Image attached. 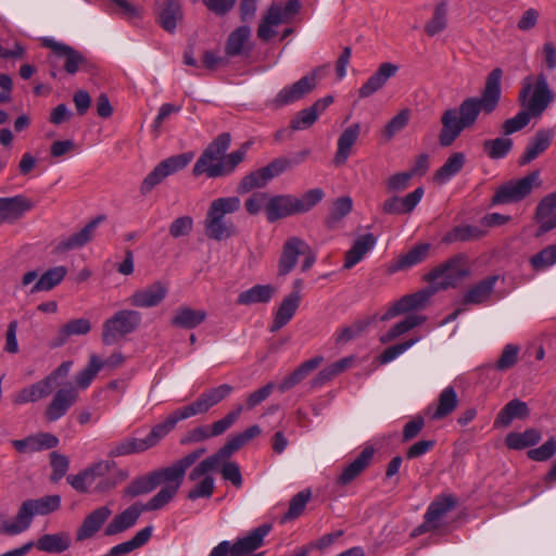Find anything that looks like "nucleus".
<instances>
[{
    "mask_svg": "<svg viewBox=\"0 0 556 556\" xmlns=\"http://www.w3.org/2000/svg\"><path fill=\"white\" fill-rule=\"evenodd\" d=\"M100 369H102L101 358L97 354H91L87 367L76 376L77 387L83 390L87 389Z\"/></svg>",
    "mask_w": 556,
    "mask_h": 556,
    "instance_id": "69168bd1",
    "label": "nucleus"
},
{
    "mask_svg": "<svg viewBox=\"0 0 556 556\" xmlns=\"http://www.w3.org/2000/svg\"><path fill=\"white\" fill-rule=\"evenodd\" d=\"M424 188L418 187L405 197L392 195L384 200L381 211L388 215H405L412 213L424 195Z\"/></svg>",
    "mask_w": 556,
    "mask_h": 556,
    "instance_id": "6ab92c4d",
    "label": "nucleus"
},
{
    "mask_svg": "<svg viewBox=\"0 0 556 556\" xmlns=\"http://www.w3.org/2000/svg\"><path fill=\"white\" fill-rule=\"evenodd\" d=\"M541 440V432L530 428L523 432H510L506 435L505 443L511 450H522L535 445Z\"/></svg>",
    "mask_w": 556,
    "mask_h": 556,
    "instance_id": "5fc2aeb1",
    "label": "nucleus"
},
{
    "mask_svg": "<svg viewBox=\"0 0 556 556\" xmlns=\"http://www.w3.org/2000/svg\"><path fill=\"white\" fill-rule=\"evenodd\" d=\"M251 38V28L247 25L239 26L233 29L225 43V54L228 58L242 55L244 52H250L249 46Z\"/></svg>",
    "mask_w": 556,
    "mask_h": 556,
    "instance_id": "f704fd0d",
    "label": "nucleus"
},
{
    "mask_svg": "<svg viewBox=\"0 0 556 556\" xmlns=\"http://www.w3.org/2000/svg\"><path fill=\"white\" fill-rule=\"evenodd\" d=\"M470 274L468 256L465 253H457L432 268L425 275L424 279L428 282H434L441 278L437 289L446 290L456 288Z\"/></svg>",
    "mask_w": 556,
    "mask_h": 556,
    "instance_id": "6e6552de",
    "label": "nucleus"
},
{
    "mask_svg": "<svg viewBox=\"0 0 556 556\" xmlns=\"http://www.w3.org/2000/svg\"><path fill=\"white\" fill-rule=\"evenodd\" d=\"M147 451L142 439L126 437L111 444L108 456L111 458L139 454Z\"/></svg>",
    "mask_w": 556,
    "mask_h": 556,
    "instance_id": "603ef678",
    "label": "nucleus"
},
{
    "mask_svg": "<svg viewBox=\"0 0 556 556\" xmlns=\"http://www.w3.org/2000/svg\"><path fill=\"white\" fill-rule=\"evenodd\" d=\"M300 302L301 296H298L296 292H291L283 298L270 326L271 332L278 331L292 319L300 306Z\"/></svg>",
    "mask_w": 556,
    "mask_h": 556,
    "instance_id": "4c0bfd02",
    "label": "nucleus"
},
{
    "mask_svg": "<svg viewBox=\"0 0 556 556\" xmlns=\"http://www.w3.org/2000/svg\"><path fill=\"white\" fill-rule=\"evenodd\" d=\"M241 201L238 197L218 198L211 202L204 219V231L208 239L222 241L237 235L236 225L228 218L240 208Z\"/></svg>",
    "mask_w": 556,
    "mask_h": 556,
    "instance_id": "20e7f679",
    "label": "nucleus"
},
{
    "mask_svg": "<svg viewBox=\"0 0 556 556\" xmlns=\"http://www.w3.org/2000/svg\"><path fill=\"white\" fill-rule=\"evenodd\" d=\"M47 46L52 49L56 58L63 60V67L67 74L74 75L79 70L86 72L91 71V63L81 52L75 50L74 48L64 43L55 42L53 40H48Z\"/></svg>",
    "mask_w": 556,
    "mask_h": 556,
    "instance_id": "f3484780",
    "label": "nucleus"
},
{
    "mask_svg": "<svg viewBox=\"0 0 556 556\" xmlns=\"http://www.w3.org/2000/svg\"><path fill=\"white\" fill-rule=\"evenodd\" d=\"M359 131V124H353L340 135L338 139V150L333 159L334 165L340 166L345 164L351 153L352 147L357 141Z\"/></svg>",
    "mask_w": 556,
    "mask_h": 556,
    "instance_id": "37998d69",
    "label": "nucleus"
},
{
    "mask_svg": "<svg viewBox=\"0 0 556 556\" xmlns=\"http://www.w3.org/2000/svg\"><path fill=\"white\" fill-rule=\"evenodd\" d=\"M61 507L59 495H47L37 500L24 501L13 521L3 520L0 526V533L15 535L27 530L35 515H48Z\"/></svg>",
    "mask_w": 556,
    "mask_h": 556,
    "instance_id": "423d86ee",
    "label": "nucleus"
},
{
    "mask_svg": "<svg viewBox=\"0 0 556 556\" xmlns=\"http://www.w3.org/2000/svg\"><path fill=\"white\" fill-rule=\"evenodd\" d=\"M303 249H305V241L299 237H290L285 241L278 261L277 275L279 277H285L293 270L299 256L304 252Z\"/></svg>",
    "mask_w": 556,
    "mask_h": 556,
    "instance_id": "aec40b11",
    "label": "nucleus"
},
{
    "mask_svg": "<svg viewBox=\"0 0 556 556\" xmlns=\"http://www.w3.org/2000/svg\"><path fill=\"white\" fill-rule=\"evenodd\" d=\"M458 399L454 388H445L439 395L438 406L432 419L438 420L448 416L457 407Z\"/></svg>",
    "mask_w": 556,
    "mask_h": 556,
    "instance_id": "13d9d810",
    "label": "nucleus"
},
{
    "mask_svg": "<svg viewBox=\"0 0 556 556\" xmlns=\"http://www.w3.org/2000/svg\"><path fill=\"white\" fill-rule=\"evenodd\" d=\"M177 494V485H165L146 504H141L142 511L159 510L169 504Z\"/></svg>",
    "mask_w": 556,
    "mask_h": 556,
    "instance_id": "e2e57ef3",
    "label": "nucleus"
},
{
    "mask_svg": "<svg viewBox=\"0 0 556 556\" xmlns=\"http://www.w3.org/2000/svg\"><path fill=\"white\" fill-rule=\"evenodd\" d=\"M105 219V216L99 215L91 219L86 226L78 232H75L67 238H63L59 241L55 247L58 253H64L71 250L79 249L86 245L93 238L94 231L100 223Z\"/></svg>",
    "mask_w": 556,
    "mask_h": 556,
    "instance_id": "4be33fe9",
    "label": "nucleus"
},
{
    "mask_svg": "<svg viewBox=\"0 0 556 556\" xmlns=\"http://www.w3.org/2000/svg\"><path fill=\"white\" fill-rule=\"evenodd\" d=\"M33 207L31 200L24 195L0 198V225L17 220Z\"/></svg>",
    "mask_w": 556,
    "mask_h": 556,
    "instance_id": "bb28decb",
    "label": "nucleus"
},
{
    "mask_svg": "<svg viewBox=\"0 0 556 556\" xmlns=\"http://www.w3.org/2000/svg\"><path fill=\"white\" fill-rule=\"evenodd\" d=\"M409 118H410V111L408 109L401 110L384 126V129L382 131L383 137L387 140L392 139L397 132H400L407 126Z\"/></svg>",
    "mask_w": 556,
    "mask_h": 556,
    "instance_id": "338daca9",
    "label": "nucleus"
},
{
    "mask_svg": "<svg viewBox=\"0 0 556 556\" xmlns=\"http://www.w3.org/2000/svg\"><path fill=\"white\" fill-rule=\"evenodd\" d=\"M376 242L377 239L372 233L359 236L351 249L345 252L343 268L351 269L354 267L375 247Z\"/></svg>",
    "mask_w": 556,
    "mask_h": 556,
    "instance_id": "e433bc0d",
    "label": "nucleus"
},
{
    "mask_svg": "<svg viewBox=\"0 0 556 556\" xmlns=\"http://www.w3.org/2000/svg\"><path fill=\"white\" fill-rule=\"evenodd\" d=\"M324 362L323 356H315L298 366L289 376H287L278 386L280 392H286L299 384L306 376L315 370Z\"/></svg>",
    "mask_w": 556,
    "mask_h": 556,
    "instance_id": "c03bdc74",
    "label": "nucleus"
},
{
    "mask_svg": "<svg viewBox=\"0 0 556 556\" xmlns=\"http://www.w3.org/2000/svg\"><path fill=\"white\" fill-rule=\"evenodd\" d=\"M555 136L553 128L539 129L529 140L523 154L520 156L519 165H526L535 160L540 154L548 149Z\"/></svg>",
    "mask_w": 556,
    "mask_h": 556,
    "instance_id": "c756f323",
    "label": "nucleus"
},
{
    "mask_svg": "<svg viewBox=\"0 0 556 556\" xmlns=\"http://www.w3.org/2000/svg\"><path fill=\"white\" fill-rule=\"evenodd\" d=\"M399 66L390 63H381L377 71L363 84L358 90L359 98H368L379 91L387 81L396 75Z\"/></svg>",
    "mask_w": 556,
    "mask_h": 556,
    "instance_id": "a878e982",
    "label": "nucleus"
},
{
    "mask_svg": "<svg viewBox=\"0 0 556 556\" xmlns=\"http://www.w3.org/2000/svg\"><path fill=\"white\" fill-rule=\"evenodd\" d=\"M33 546L37 549L50 554H60L71 546V535L67 532H58L53 534H43Z\"/></svg>",
    "mask_w": 556,
    "mask_h": 556,
    "instance_id": "a19ab883",
    "label": "nucleus"
},
{
    "mask_svg": "<svg viewBox=\"0 0 556 556\" xmlns=\"http://www.w3.org/2000/svg\"><path fill=\"white\" fill-rule=\"evenodd\" d=\"M435 290L424 289L415 293L402 296L381 316V320L386 321L396 317L400 314L419 308L434 294Z\"/></svg>",
    "mask_w": 556,
    "mask_h": 556,
    "instance_id": "a211bd4d",
    "label": "nucleus"
},
{
    "mask_svg": "<svg viewBox=\"0 0 556 556\" xmlns=\"http://www.w3.org/2000/svg\"><path fill=\"white\" fill-rule=\"evenodd\" d=\"M288 169V162L283 157H277L266 166L245 175L239 182L237 191L240 194L248 193L253 189L265 187L273 178Z\"/></svg>",
    "mask_w": 556,
    "mask_h": 556,
    "instance_id": "ddd939ff",
    "label": "nucleus"
},
{
    "mask_svg": "<svg viewBox=\"0 0 556 556\" xmlns=\"http://www.w3.org/2000/svg\"><path fill=\"white\" fill-rule=\"evenodd\" d=\"M230 142L231 136L229 132L218 135L199 156L192 174L194 176L205 174L208 178H217L233 173L236 167L245 159L252 142L249 140L242 143L238 150L225 154L230 147Z\"/></svg>",
    "mask_w": 556,
    "mask_h": 556,
    "instance_id": "f03ea898",
    "label": "nucleus"
},
{
    "mask_svg": "<svg viewBox=\"0 0 556 556\" xmlns=\"http://www.w3.org/2000/svg\"><path fill=\"white\" fill-rule=\"evenodd\" d=\"M187 418L188 417L181 407L170 413L163 422L155 425L151 429L150 433L144 439H142L147 450L155 446L176 427L178 421Z\"/></svg>",
    "mask_w": 556,
    "mask_h": 556,
    "instance_id": "72a5a7b5",
    "label": "nucleus"
},
{
    "mask_svg": "<svg viewBox=\"0 0 556 556\" xmlns=\"http://www.w3.org/2000/svg\"><path fill=\"white\" fill-rule=\"evenodd\" d=\"M540 170H533L519 180L500 186L491 199L492 205L516 203L527 198L534 188L541 187Z\"/></svg>",
    "mask_w": 556,
    "mask_h": 556,
    "instance_id": "9d476101",
    "label": "nucleus"
},
{
    "mask_svg": "<svg viewBox=\"0 0 556 556\" xmlns=\"http://www.w3.org/2000/svg\"><path fill=\"white\" fill-rule=\"evenodd\" d=\"M276 292V287L271 285H255L238 295L237 304L252 305L257 303H268Z\"/></svg>",
    "mask_w": 556,
    "mask_h": 556,
    "instance_id": "de8ad7c7",
    "label": "nucleus"
},
{
    "mask_svg": "<svg viewBox=\"0 0 556 556\" xmlns=\"http://www.w3.org/2000/svg\"><path fill=\"white\" fill-rule=\"evenodd\" d=\"M442 128L439 134V143L443 148L451 147L455 140L460 136L465 128L456 109H447L441 116Z\"/></svg>",
    "mask_w": 556,
    "mask_h": 556,
    "instance_id": "c85d7f7f",
    "label": "nucleus"
},
{
    "mask_svg": "<svg viewBox=\"0 0 556 556\" xmlns=\"http://www.w3.org/2000/svg\"><path fill=\"white\" fill-rule=\"evenodd\" d=\"M50 380L51 379H41L26 388H23L13 396V403L22 405L47 397L52 393Z\"/></svg>",
    "mask_w": 556,
    "mask_h": 556,
    "instance_id": "ea45409f",
    "label": "nucleus"
},
{
    "mask_svg": "<svg viewBox=\"0 0 556 556\" xmlns=\"http://www.w3.org/2000/svg\"><path fill=\"white\" fill-rule=\"evenodd\" d=\"M529 408L526 402L518 399L509 401L497 414L494 427L506 428L514 419H525L529 416Z\"/></svg>",
    "mask_w": 556,
    "mask_h": 556,
    "instance_id": "58836bf2",
    "label": "nucleus"
},
{
    "mask_svg": "<svg viewBox=\"0 0 556 556\" xmlns=\"http://www.w3.org/2000/svg\"><path fill=\"white\" fill-rule=\"evenodd\" d=\"M91 330V324L87 318H77L63 325L51 342L52 348L64 345L72 336H84Z\"/></svg>",
    "mask_w": 556,
    "mask_h": 556,
    "instance_id": "79ce46f5",
    "label": "nucleus"
},
{
    "mask_svg": "<svg viewBox=\"0 0 556 556\" xmlns=\"http://www.w3.org/2000/svg\"><path fill=\"white\" fill-rule=\"evenodd\" d=\"M447 1L442 0L434 8L433 15L425 25V33L432 37L446 28Z\"/></svg>",
    "mask_w": 556,
    "mask_h": 556,
    "instance_id": "680f3d73",
    "label": "nucleus"
},
{
    "mask_svg": "<svg viewBox=\"0 0 556 556\" xmlns=\"http://www.w3.org/2000/svg\"><path fill=\"white\" fill-rule=\"evenodd\" d=\"M167 295V287L160 281L137 290L129 298V303L136 307L150 308L157 306Z\"/></svg>",
    "mask_w": 556,
    "mask_h": 556,
    "instance_id": "b1692460",
    "label": "nucleus"
},
{
    "mask_svg": "<svg viewBox=\"0 0 556 556\" xmlns=\"http://www.w3.org/2000/svg\"><path fill=\"white\" fill-rule=\"evenodd\" d=\"M554 99L555 96L548 86L545 74L526 76L521 80L518 94V103L522 110L503 123V134L509 136L523 129L531 118L541 117Z\"/></svg>",
    "mask_w": 556,
    "mask_h": 556,
    "instance_id": "f257e3e1",
    "label": "nucleus"
},
{
    "mask_svg": "<svg viewBox=\"0 0 556 556\" xmlns=\"http://www.w3.org/2000/svg\"><path fill=\"white\" fill-rule=\"evenodd\" d=\"M67 269L65 266H55L43 273L31 287L30 293L49 291L56 287L65 278Z\"/></svg>",
    "mask_w": 556,
    "mask_h": 556,
    "instance_id": "864d4df0",
    "label": "nucleus"
},
{
    "mask_svg": "<svg viewBox=\"0 0 556 556\" xmlns=\"http://www.w3.org/2000/svg\"><path fill=\"white\" fill-rule=\"evenodd\" d=\"M193 159V153L187 152L165 159L160 162L153 170L142 180L140 192L143 195L150 193L155 186L166 177L184 169Z\"/></svg>",
    "mask_w": 556,
    "mask_h": 556,
    "instance_id": "9b49d317",
    "label": "nucleus"
},
{
    "mask_svg": "<svg viewBox=\"0 0 556 556\" xmlns=\"http://www.w3.org/2000/svg\"><path fill=\"white\" fill-rule=\"evenodd\" d=\"M319 72L320 67L315 68L309 75L303 76L294 84L282 88L274 99L267 101L266 105L279 110L302 99L315 89Z\"/></svg>",
    "mask_w": 556,
    "mask_h": 556,
    "instance_id": "f8f14e48",
    "label": "nucleus"
},
{
    "mask_svg": "<svg viewBox=\"0 0 556 556\" xmlns=\"http://www.w3.org/2000/svg\"><path fill=\"white\" fill-rule=\"evenodd\" d=\"M556 263V244L548 245L530 258L533 269L542 270Z\"/></svg>",
    "mask_w": 556,
    "mask_h": 556,
    "instance_id": "774afa93",
    "label": "nucleus"
},
{
    "mask_svg": "<svg viewBox=\"0 0 556 556\" xmlns=\"http://www.w3.org/2000/svg\"><path fill=\"white\" fill-rule=\"evenodd\" d=\"M332 96H327L314 102L309 108L299 111L290 122L291 130H303L309 128L331 103Z\"/></svg>",
    "mask_w": 556,
    "mask_h": 556,
    "instance_id": "393cba45",
    "label": "nucleus"
},
{
    "mask_svg": "<svg viewBox=\"0 0 556 556\" xmlns=\"http://www.w3.org/2000/svg\"><path fill=\"white\" fill-rule=\"evenodd\" d=\"M465 160L466 157L463 152L452 153L445 163L439 169H437L433 175V180L438 184L446 182L462 170L465 164Z\"/></svg>",
    "mask_w": 556,
    "mask_h": 556,
    "instance_id": "3c124183",
    "label": "nucleus"
},
{
    "mask_svg": "<svg viewBox=\"0 0 556 556\" xmlns=\"http://www.w3.org/2000/svg\"><path fill=\"white\" fill-rule=\"evenodd\" d=\"M157 20L164 30L173 34L177 23L182 20V10L178 0H156Z\"/></svg>",
    "mask_w": 556,
    "mask_h": 556,
    "instance_id": "7c9ffc66",
    "label": "nucleus"
},
{
    "mask_svg": "<svg viewBox=\"0 0 556 556\" xmlns=\"http://www.w3.org/2000/svg\"><path fill=\"white\" fill-rule=\"evenodd\" d=\"M483 151L491 160L504 159L513 149V140L509 138H495L485 140Z\"/></svg>",
    "mask_w": 556,
    "mask_h": 556,
    "instance_id": "0e129e2a",
    "label": "nucleus"
},
{
    "mask_svg": "<svg viewBox=\"0 0 556 556\" xmlns=\"http://www.w3.org/2000/svg\"><path fill=\"white\" fill-rule=\"evenodd\" d=\"M262 432L257 425L247 428L243 432L230 437L227 442L213 455L200 462L189 473L190 481H197L201 476L216 470L222 463L244 446L249 441Z\"/></svg>",
    "mask_w": 556,
    "mask_h": 556,
    "instance_id": "0eeeda50",
    "label": "nucleus"
},
{
    "mask_svg": "<svg viewBox=\"0 0 556 556\" xmlns=\"http://www.w3.org/2000/svg\"><path fill=\"white\" fill-rule=\"evenodd\" d=\"M502 77L503 70L493 68L485 78L481 96L466 98L460 103L457 114L466 129L476 124L480 112L491 114L497 109L502 96Z\"/></svg>",
    "mask_w": 556,
    "mask_h": 556,
    "instance_id": "7ed1b4c3",
    "label": "nucleus"
},
{
    "mask_svg": "<svg viewBox=\"0 0 556 556\" xmlns=\"http://www.w3.org/2000/svg\"><path fill=\"white\" fill-rule=\"evenodd\" d=\"M233 391L228 383L220 384L204 391L194 402L181 407L186 416L192 417L208 412L213 406L228 397Z\"/></svg>",
    "mask_w": 556,
    "mask_h": 556,
    "instance_id": "2eb2a0df",
    "label": "nucleus"
},
{
    "mask_svg": "<svg viewBox=\"0 0 556 556\" xmlns=\"http://www.w3.org/2000/svg\"><path fill=\"white\" fill-rule=\"evenodd\" d=\"M429 243H420L413 247L407 253L400 255L389 267V273H396L408 269L424 262L430 251Z\"/></svg>",
    "mask_w": 556,
    "mask_h": 556,
    "instance_id": "c9c22d12",
    "label": "nucleus"
},
{
    "mask_svg": "<svg viewBox=\"0 0 556 556\" xmlns=\"http://www.w3.org/2000/svg\"><path fill=\"white\" fill-rule=\"evenodd\" d=\"M352 363L351 357H344L339 359L338 362L332 363L331 365L323 368L317 376L312 380V387L317 388L321 387L325 383L332 380L336 376L340 375L344 370H346Z\"/></svg>",
    "mask_w": 556,
    "mask_h": 556,
    "instance_id": "4d7b16f0",
    "label": "nucleus"
},
{
    "mask_svg": "<svg viewBox=\"0 0 556 556\" xmlns=\"http://www.w3.org/2000/svg\"><path fill=\"white\" fill-rule=\"evenodd\" d=\"M486 235V230L472 225H459L447 231L442 242L445 244H452L455 242H468L476 241L483 238Z\"/></svg>",
    "mask_w": 556,
    "mask_h": 556,
    "instance_id": "49530a36",
    "label": "nucleus"
},
{
    "mask_svg": "<svg viewBox=\"0 0 556 556\" xmlns=\"http://www.w3.org/2000/svg\"><path fill=\"white\" fill-rule=\"evenodd\" d=\"M375 455L372 446H366L356 458L348 464L341 475L337 478L339 485H348L356 479L371 463Z\"/></svg>",
    "mask_w": 556,
    "mask_h": 556,
    "instance_id": "473e14b6",
    "label": "nucleus"
},
{
    "mask_svg": "<svg viewBox=\"0 0 556 556\" xmlns=\"http://www.w3.org/2000/svg\"><path fill=\"white\" fill-rule=\"evenodd\" d=\"M112 515L109 506H100L89 513L76 531V541L83 542L93 538Z\"/></svg>",
    "mask_w": 556,
    "mask_h": 556,
    "instance_id": "412c9836",
    "label": "nucleus"
},
{
    "mask_svg": "<svg viewBox=\"0 0 556 556\" xmlns=\"http://www.w3.org/2000/svg\"><path fill=\"white\" fill-rule=\"evenodd\" d=\"M78 397V390L72 384L59 389L45 409V418L50 422L61 419L77 403Z\"/></svg>",
    "mask_w": 556,
    "mask_h": 556,
    "instance_id": "dca6fc26",
    "label": "nucleus"
},
{
    "mask_svg": "<svg viewBox=\"0 0 556 556\" xmlns=\"http://www.w3.org/2000/svg\"><path fill=\"white\" fill-rule=\"evenodd\" d=\"M141 314L134 309H119L102 325L101 339L104 345H114L134 333L141 325Z\"/></svg>",
    "mask_w": 556,
    "mask_h": 556,
    "instance_id": "1a4fd4ad",
    "label": "nucleus"
},
{
    "mask_svg": "<svg viewBox=\"0 0 556 556\" xmlns=\"http://www.w3.org/2000/svg\"><path fill=\"white\" fill-rule=\"evenodd\" d=\"M271 529L270 523H263L251 531L247 536L238 539L231 547V556H244L261 547L264 543V538Z\"/></svg>",
    "mask_w": 556,
    "mask_h": 556,
    "instance_id": "cd10ccee",
    "label": "nucleus"
},
{
    "mask_svg": "<svg viewBox=\"0 0 556 556\" xmlns=\"http://www.w3.org/2000/svg\"><path fill=\"white\" fill-rule=\"evenodd\" d=\"M206 318L202 309H194L189 306L178 307L170 320L172 326L182 329H193L201 325Z\"/></svg>",
    "mask_w": 556,
    "mask_h": 556,
    "instance_id": "a18cd8bd",
    "label": "nucleus"
},
{
    "mask_svg": "<svg viewBox=\"0 0 556 556\" xmlns=\"http://www.w3.org/2000/svg\"><path fill=\"white\" fill-rule=\"evenodd\" d=\"M205 452L206 450L203 447L198 448L176 460L166 468L153 470L154 475L157 476L159 485L163 481H166V485H177L178 491L182 483L186 470L192 466Z\"/></svg>",
    "mask_w": 556,
    "mask_h": 556,
    "instance_id": "4468645a",
    "label": "nucleus"
},
{
    "mask_svg": "<svg viewBox=\"0 0 556 556\" xmlns=\"http://www.w3.org/2000/svg\"><path fill=\"white\" fill-rule=\"evenodd\" d=\"M425 319L426 318L424 316L408 315L405 319L395 324L387 333H384L380 338V341L382 343H389L397 337L408 332L410 329L419 326L425 321Z\"/></svg>",
    "mask_w": 556,
    "mask_h": 556,
    "instance_id": "052dcab7",
    "label": "nucleus"
},
{
    "mask_svg": "<svg viewBox=\"0 0 556 556\" xmlns=\"http://www.w3.org/2000/svg\"><path fill=\"white\" fill-rule=\"evenodd\" d=\"M142 513L141 503H134L124 511L112 518V520L106 525L103 534L105 536H114L127 531L137 523Z\"/></svg>",
    "mask_w": 556,
    "mask_h": 556,
    "instance_id": "5701e85b",
    "label": "nucleus"
},
{
    "mask_svg": "<svg viewBox=\"0 0 556 556\" xmlns=\"http://www.w3.org/2000/svg\"><path fill=\"white\" fill-rule=\"evenodd\" d=\"M353 201L350 197L338 198L329 208V215L326 217V226L329 229L336 228L339 223L352 211Z\"/></svg>",
    "mask_w": 556,
    "mask_h": 556,
    "instance_id": "6e6d98bb",
    "label": "nucleus"
},
{
    "mask_svg": "<svg viewBox=\"0 0 556 556\" xmlns=\"http://www.w3.org/2000/svg\"><path fill=\"white\" fill-rule=\"evenodd\" d=\"M159 486L157 476L153 471L134 479L124 490L123 496L134 498L148 494Z\"/></svg>",
    "mask_w": 556,
    "mask_h": 556,
    "instance_id": "8fccbe9b",
    "label": "nucleus"
},
{
    "mask_svg": "<svg viewBox=\"0 0 556 556\" xmlns=\"http://www.w3.org/2000/svg\"><path fill=\"white\" fill-rule=\"evenodd\" d=\"M374 317L355 320L352 325L337 331L334 342L337 345H344L353 339L359 337L370 325Z\"/></svg>",
    "mask_w": 556,
    "mask_h": 556,
    "instance_id": "bf43d9fd",
    "label": "nucleus"
},
{
    "mask_svg": "<svg viewBox=\"0 0 556 556\" xmlns=\"http://www.w3.org/2000/svg\"><path fill=\"white\" fill-rule=\"evenodd\" d=\"M497 280V275H491L471 286L463 296V304L481 305L489 302Z\"/></svg>",
    "mask_w": 556,
    "mask_h": 556,
    "instance_id": "2f4dec72",
    "label": "nucleus"
},
{
    "mask_svg": "<svg viewBox=\"0 0 556 556\" xmlns=\"http://www.w3.org/2000/svg\"><path fill=\"white\" fill-rule=\"evenodd\" d=\"M457 498L452 494H442L435 497L425 514V521L432 525L445 514L453 510L457 506Z\"/></svg>",
    "mask_w": 556,
    "mask_h": 556,
    "instance_id": "09e8293b",
    "label": "nucleus"
},
{
    "mask_svg": "<svg viewBox=\"0 0 556 556\" xmlns=\"http://www.w3.org/2000/svg\"><path fill=\"white\" fill-rule=\"evenodd\" d=\"M325 197L320 188H314L306 191L301 198L292 194H278L270 197L265 205V213L269 223L279 219L303 214L312 210Z\"/></svg>",
    "mask_w": 556,
    "mask_h": 556,
    "instance_id": "39448f33",
    "label": "nucleus"
}]
</instances>
